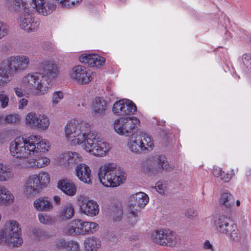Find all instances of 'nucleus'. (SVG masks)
<instances>
[{
  "instance_id": "obj_1",
  "label": "nucleus",
  "mask_w": 251,
  "mask_h": 251,
  "mask_svg": "<svg viewBox=\"0 0 251 251\" xmlns=\"http://www.w3.org/2000/svg\"><path fill=\"white\" fill-rule=\"evenodd\" d=\"M90 129L89 124L73 120L68 122L65 132L66 136L74 144H80L84 142L83 148L87 151L96 156L105 155L110 149L109 144Z\"/></svg>"
},
{
  "instance_id": "obj_2",
  "label": "nucleus",
  "mask_w": 251,
  "mask_h": 251,
  "mask_svg": "<svg viewBox=\"0 0 251 251\" xmlns=\"http://www.w3.org/2000/svg\"><path fill=\"white\" fill-rule=\"evenodd\" d=\"M39 72L29 73L23 79L24 85L38 95L46 94L49 89V82L55 79L59 73L57 64L53 60H45L40 63Z\"/></svg>"
},
{
  "instance_id": "obj_3",
  "label": "nucleus",
  "mask_w": 251,
  "mask_h": 251,
  "mask_svg": "<svg viewBox=\"0 0 251 251\" xmlns=\"http://www.w3.org/2000/svg\"><path fill=\"white\" fill-rule=\"evenodd\" d=\"M49 143L43 140L39 135H32L27 139L17 137L11 142L9 151L12 155L17 158H25L32 154L38 155L40 152L48 151Z\"/></svg>"
},
{
  "instance_id": "obj_4",
  "label": "nucleus",
  "mask_w": 251,
  "mask_h": 251,
  "mask_svg": "<svg viewBox=\"0 0 251 251\" xmlns=\"http://www.w3.org/2000/svg\"><path fill=\"white\" fill-rule=\"evenodd\" d=\"M23 243L21 228L18 222L14 220L6 221L0 229V245L19 247Z\"/></svg>"
},
{
  "instance_id": "obj_5",
  "label": "nucleus",
  "mask_w": 251,
  "mask_h": 251,
  "mask_svg": "<svg viewBox=\"0 0 251 251\" xmlns=\"http://www.w3.org/2000/svg\"><path fill=\"white\" fill-rule=\"evenodd\" d=\"M98 175L100 183L107 187H117L125 179L124 173L114 163H106L101 166Z\"/></svg>"
},
{
  "instance_id": "obj_6",
  "label": "nucleus",
  "mask_w": 251,
  "mask_h": 251,
  "mask_svg": "<svg viewBox=\"0 0 251 251\" xmlns=\"http://www.w3.org/2000/svg\"><path fill=\"white\" fill-rule=\"evenodd\" d=\"M212 223L218 232L227 235L234 242H238L241 241L240 231L229 217L224 215H220L213 218Z\"/></svg>"
},
{
  "instance_id": "obj_7",
  "label": "nucleus",
  "mask_w": 251,
  "mask_h": 251,
  "mask_svg": "<svg viewBox=\"0 0 251 251\" xmlns=\"http://www.w3.org/2000/svg\"><path fill=\"white\" fill-rule=\"evenodd\" d=\"M50 123L49 118L44 114L31 112L25 117V124L31 128L45 130L49 127Z\"/></svg>"
},
{
  "instance_id": "obj_8",
  "label": "nucleus",
  "mask_w": 251,
  "mask_h": 251,
  "mask_svg": "<svg viewBox=\"0 0 251 251\" xmlns=\"http://www.w3.org/2000/svg\"><path fill=\"white\" fill-rule=\"evenodd\" d=\"M23 10V12L19 18L20 26L27 32L36 30L39 27V22L35 20L32 14L29 13L28 8L26 7Z\"/></svg>"
},
{
  "instance_id": "obj_9",
  "label": "nucleus",
  "mask_w": 251,
  "mask_h": 251,
  "mask_svg": "<svg viewBox=\"0 0 251 251\" xmlns=\"http://www.w3.org/2000/svg\"><path fill=\"white\" fill-rule=\"evenodd\" d=\"M30 59L27 56L21 55L12 56L6 60V64L13 72H17L26 70L29 64Z\"/></svg>"
},
{
  "instance_id": "obj_10",
  "label": "nucleus",
  "mask_w": 251,
  "mask_h": 251,
  "mask_svg": "<svg viewBox=\"0 0 251 251\" xmlns=\"http://www.w3.org/2000/svg\"><path fill=\"white\" fill-rule=\"evenodd\" d=\"M92 72L81 65L74 66L70 73V76L78 83L85 84L89 83L92 79Z\"/></svg>"
},
{
  "instance_id": "obj_11",
  "label": "nucleus",
  "mask_w": 251,
  "mask_h": 251,
  "mask_svg": "<svg viewBox=\"0 0 251 251\" xmlns=\"http://www.w3.org/2000/svg\"><path fill=\"white\" fill-rule=\"evenodd\" d=\"M157 168H154L152 166H149L147 168V172L151 175H156L161 173L163 170L172 171L174 167L171 166L168 162L166 157L163 155H159L156 160Z\"/></svg>"
},
{
  "instance_id": "obj_12",
  "label": "nucleus",
  "mask_w": 251,
  "mask_h": 251,
  "mask_svg": "<svg viewBox=\"0 0 251 251\" xmlns=\"http://www.w3.org/2000/svg\"><path fill=\"white\" fill-rule=\"evenodd\" d=\"M79 209L81 213L90 217L95 216L99 213V206L93 200L82 201Z\"/></svg>"
},
{
  "instance_id": "obj_13",
  "label": "nucleus",
  "mask_w": 251,
  "mask_h": 251,
  "mask_svg": "<svg viewBox=\"0 0 251 251\" xmlns=\"http://www.w3.org/2000/svg\"><path fill=\"white\" fill-rule=\"evenodd\" d=\"M75 174L81 181L87 183H92L91 171L88 165L84 163H79L75 168Z\"/></svg>"
},
{
  "instance_id": "obj_14",
  "label": "nucleus",
  "mask_w": 251,
  "mask_h": 251,
  "mask_svg": "<svg viewBox=\"0 0 251 251\" xmlns=\"http://www.w3.org/2000/svg\"><path fill=\"white\" fill-rule=\"evenodd\" d=\"M79 61L91 67H100L104 64L105 59L98 54H83L80 56Z\"/></svg>"
},
{
  "instance_id": "obj_15",
  "label": "nucleus",
  "mask_w": 251,
  "mask_h": 251,
  "mask_svg": "<svg viewBox=\"0 0 251 251\" xmlns=\"http://www.w3.org/2000/svg\"><path fill=\"white\" fill-rule=\"evenodd\" d=\"M149 200L148 196L145 193H137L130 198L129 207L134 208L143 207L147 204Z\"/></svg>"
},
{
  "instance_id": "obj_16",
  "label": "nucleus",
  "mask_w": 251,
  "mask_h": 251,
  "mask_svg": "<svg viewBox=\"0 0 251 251\" xmlns=\"http://www.w3.org/2000/svg\"><path fill=\"white\" fill-rule=\"evenodd\" d=\"M83 221L77 219L72 221L64 229V232L68 235H83Z\"/></svg>"
},
{
  "instance_id": "obj_17",
  "label": "nucleus",
  "mask_w": 251,
  "mask_h": 251,
  "mask_svg": "<svg viewBox=\"0 0 251 251\" xmlns=\"http://www.w3.org/2000/svg\"><path fill=\"white\" fill-rule=\"evenodd\" d=\"M34 207L38 211H50L53 209L51 200L47 197H41L33 202Z\"/></svg>"
},
{
  "instance_id": "obj_18",
  "label": "nucleus",
  "mask_w": 251,
  "mask_h": 251,
  "mask_svg": "<svg viewBox=\"0 0 251 251\" xmlns=\"http://www.w3.org/2000/svg\"><path fill=\"white\" fill-rule=\"evenodd\" d=\"M144 143L142 142L138 132L132 134L128 142V146L131 151L135 153H139L144 151Z\"/></svg>"
},
{
  "instance_id": "obj_19",
  "label": "nucleus",
  "mask_w": 251,
  "mask_h": 251,
  "mask_svg": "<svg viewBox=\"0 0 251 251\" xmlns=\"http://www.w3.org/2000/svg\"><path fill=\"white\" fill-rule=\"evenodd\" d=\"M163 246L175 247L178 243V239L176 233L169 229L163 228Z\"/></svg>"
},
{
  "instance_id": "obj_20",
  "label": "nucleus",
  "mask_w": 251,
  "mask_h": 251,
  "mask_svg": "<svg viewBox=\"0 0 251 251\" xmlns=\"http://www.w3.org/2000/svg\"><path fill=\"white\" fill-rule=\"evenodd\" d=\"M64 166L68 168H72L75 164L82 161L81 155L76 152H69L64 156Z\"/></svg>"
},
{
  "instance_id": "obj_21",
  "label": "nucleus",
  "mask_w": 251,
  "mask_h": 251,
  "mask_svg": "<svg viewBox=\"0 0 251 251\" xmlns=\"http://www.w3.org/2000/svg\"><path fill=\"white\" fill-rule=\"evenodd\" d=\"M57 187L65 194L70 196H74L76 193V188L75 184L65 179L58 181Z\"/></svg>"
},
{
  "instance_id": "obj_22",
  "label": "nucleus",
  "mask_w": 251,
  "mask_h": 251,
  "mask_svg": "<svg viewBox=\"0 0 251 251\" xmlns=\"http://www.w3.org/2000/svg\"><path fill=\"white\" fill-rule=\"evenodd\" d=\"M106 102L100 97H97L93 101L92 108L94 114L99 116L104 114Z\"/></svg>"
},
{
  "instance_id": "obj_23",
  "label": "nucleus",
  "mask_w": 251,
  "mask_h": 251,
  "mask_svg": "<svg viewBox=\"0 0 251 251\" xmlns=\"http://www.w3.org/2000/svg\"><path fill=\"white\" fill-rule=\"evenodd\" d=\"M75 209L71 203L64 205L60 209L58 217L61 220H68L71 219L74 216Z\"/></svg>"
},
{
  "instance_id": "obj_24",
  "label": "nucleus",
  "mask_w": 251,
  "mask_h": 251,
  "mask_svg": "<svg viewBox=\"0 0 251 251\" xmlns=\"http://www.w3.org/2000/svg\"><path fill=\"white\" fill-rule=\"evenodd\" d=\"M42 153L41 152L38 155L32 154L31 156H34L32 158L34 161L29 162L28 166L41 168L48 165L50 163V160L47 157L41 156Z\"/></svg>"
},
{
  "instance_id": "obj_25",
  "label": "nucleus",
  "mask_w": 251,
  "mask_h": 251,
  "mask_svg": "<svg viewBox=\"0 0 251 251\" xmlns=\"http://www.w3.org/2000/svg\"><path fill=\"white\" fill-rule=\"evenodd\" d=\"M123 121L124 122L126 130H124L126 132V136H128L130 134L132 135L134 133L133 130L138 125L140 122V120L135 117H128L126 118L123 119Z\"/></svg>"
},
{
  "instance_id": "obj_26",
  "label": "nucleus",
  "mask_w": 251,
  "mask_h": 251,
  "mask_svg": "<svg viewBox=\"0 0 251 251\" xmlns=\"http://www.w3.org/2000/svg\"><path fill=\"white\" fill-rule=\"evenodd\" d=\"M12 73L6 64L0 66V86L4 85L12 80Z\"/></svg>"
},
{
  "instance_id": "obj_27",
  "label": "nucleus",
  "mask_w": 251,
  "mask_h": 251,
  "mask_svg": "<svg viewBox=\"0 0 251 251\" xmlns=\"http://www.w3.org/2000/svg\"><path fill=\"white\" fill-rule=\"evenodd\" d=\"M84 246L87 251H97L101 246V241L94 236L88 237L85 240Z\"/></svg>"
},
{
  "instance_id": "obj_28",
  "label": "nucleus",
  "mask_w": 251,
  "mask_h": 251,
  "mask_svg": "<svg viewBox=\"0 0 251 251\" xmlns=\"http://www.w3.org/2000/svg\"><path fill=\"white\" fill-rule=\"evenodd\" d=\"M14 197L12 194L6 187L0 185V204L12 203Z\"/></svg>"
},
{
  "instance_id": "obj_29",
  "label": "nucleus",
  "mask_w": 251,
  "mask_h": 251,
  "mask_svg": "<svg viewBox=\"0 0 251 251\" xmlns=\"http://www.w3.org/2000/svg\"><path fill=\"white\" fill-rule=\"evenodd\" d=\"M27 2L25 0H7V7L11 11L19 12L26 8Z\"/></svg>"
},
{
  "instance_id": "obj_30",
  "label": "nucleus",
  "mask_w": 251,
  "mask_h": 251,
  "mask_svg": "<svg viewBox=\"0 0 251 251\" xmlns=\"http://www.w3.org/2000/svg\"><path fill=\"white\" fill-rule=\"evenodd\" d=\"M235 199L231 193L224 192L221 194L219 203L225 207L230 208L234 205Z\"/></svg>"
},
{
  "instance_id": "obj_31",
  "label": "nucleus",
  "mask_w": 251,
  "mask_h": 251,
  "mask_svg": "<svg viewBox=\"0 0 251 251\" xmlns=\"http://www.w3.org/2000/svg\"><path fill=\"white\" fill-rule=\"evenodd\" d=\"M122 104L123 109V116L134 114L137 111L135 104L130 100L125 99Z\"/></svg>"
},
{
  "instance_id": "obj_32",
  "label": "nucleus",
  "mask_w": 251,
  "mask_h": 251,
  "mask_svg": "<svg viewBox=\"0 0 251 251\" xmlns=\"http://www.w3.org/2000/svg\"><path fill=\"white\" fill-rule=\"evenodd\" d=\"M14 174L11 169L0 163V181H6L12 178Z\"/></svg>"
},
{
  "instance_id": "obj_33",
  "label": "nucleus",
  "mask_w": 251,
  "mask_h": 251,
  "mask_svg": "<svg viewBox=\"0 0 251 251\" xmlns=\"http://www.w3.org/2000/svg\"><path fill=\"white\" fill-rule=\"evenodd\" d=\"M24 193L28 198H32L39 194L41 191V188H36L31 185L25 182L24 185Z\"/></svg>"
},
{
  "instance_id": "obj_34",
  "label": "nucleus",
  "mask_w": 251,
  "mask_h": 251,
  "mask_svg": "<svg viewBox=\"0 0 251 251\" xmlns=\"http://www.w3.org/2000/svg\"><path fill=\"white\" fill-rule=\"evenodd\" d=\"M139 135L141 137L142 142L144 143L143 150L144 151L148 150V148L152 149L153 146V141L152 138L149 136L147 134L143 132H139Z\"/></svg>"
},
{
  "instance_id": "obj_35",
  "label": "nucleus",
  "mask_w": 251,
  "mask_h": 251,
  "mask_svg": "<svg viewBox=\"0 0 251 251\" xmlns=\"http://www.w3.org/2000/svg\"><path fill=\"white\" fill-rule=\"evenodd\" d=\"M83 235L93 233L99 229V225L94 222H84L83 223Z\"/></svg>"
},
{
  "instance_id": "obj_36",
  "label": "nucleus",
  "mask_w": 251,
  "mask_h": 251,
  "mask_svg": "<svg viewBox=\"0 0 251 251\" xmlns=\"http://www.w3.org/2000/svg\"><path fill=\"white\" fill-rule=\"evenodd\" d=\"M163 229L153 231L151 234V240L161 246H163Z\"/></svg>"
},
{
  "instance_id": "obj_37",
  "label": "nucleus",
  "mask_w": 251,
  "mask_h": 251,
  "mask_svg": "<svg viewBox=\"0 0 251 251\" xmlns=\"http://www.w3.org/2000/svg\"><path fill=\"white\" fill-rule=\"evenodd\" d=\"M114 128L115 131L119 134L126 136V132L124 130H126V127L123 121V119L117 120L114 123Z\"/></svg>"
},
{
  "instance_id": "obj_38",
  "label": "nucleus",
  "mask_w": 251,
  "mask_h": 251,
  "mask_svg": "<svg viewBox=\"0 0 251 251\" xmlns=\"http://www.w3.org/2000/svg\"><path fill=\"white\" fill-rule=\"evenodd\" d=\"M138 211V208L128 207V222L132 225H134L137 222Z\"/></svg>"
},
{
  "instance_id": "obj_39",
  "label": "nucleus",
  "mask_w": 251,
  "mask_h": 251,
  "mask_svg": "<svg viewBox=\"0 0 251 251\" xmlns=\"http://www.w3.org/2000/svg\"><path fill=\"white\" fill-rule=\"evenodd\" d=\"M38 219L40 223L44 225H51L54 221L53 217L43 213L38 214Z\"/></svg>"
},
{
  "instance_id": "obj_40",
  "label": "nucleus",
  "mask_w": 251,
  "mask_h": 251,
  "mask_svg": "<svg viewBox=\"0 0 251 251\" xmlns=\"http://www.w3.org/2000/svg\"><path fill=\"white\" fill-rule=\"evenodd\" d=\"M37 177L39 178L40 185L42 187L47 186V184L50 182V177L49 175L45 172L40 173L37 175Z\"/></svg>"
},
{
  "instance_id": "obj_41",
  "label": "nucleus",
  "mask_w": 251,
  "mask_h": 251,
  "mask_svg": "<svg viewBox=\"0 0 251 251\" xmlns=\"http://www.w3.org/2000/svg\"><path fill=\"white\" fill-rule=\"evenodd\" d=\"M25 183H28V184L31 185L36 188H41V190L42 189V187L40 185L39 178L37 177V175H32L30 176L26 180Z\"/></svg>"
},
{
  "instance_id": "obj_42",
  "label": "nucleus",
  "mask_w": 251,
  "mask_h": 251,
  "mask_svg": "<svg viewBox=\"0 0 251 251\" xmlns=\"http://www.w3.org/2000/svg\"><path fill=\"white\" fill-rule=\"evenodd\" d=\"M125 101V100H121L114 103L112 108L113 112L116 115L123 116V106L122 102Z\"/></svg>"
},
{
  "instance_id": "obj_43",
  "label": "nucleus",
  "mask_w": 251,
  "mask_h": 251,
  "mask_svg": "<svg viewBox=\"0 0 251 251\" xmlns=\"http://www.w3.org/2000/svg\"><path fill=\"white\" fill-rule=\"evenodd\" d=\"M123 214V209L121 207H115L111 213V216L115 221H121Z\"/></svg>"
},
{
  "instance_id": "obj_44",
  "label": "nucleus",
  "mask_w": 251,
  "mask_h": 251,
  "mask_svg": "<svg viewBox=\"0 0 251 251\" xmlns=\"http://www.w3.org/2000/svg\"><path fill=\"white\" fill-rule=\"evenodd\" d=\"M9 101L8 96L6 95L4 91H0V107L2 108H5L7 107Z\"/></svg>"
},
{
  "instance_id": "obj_45",
  "label": "nucleus",
  "mask_w": 251,
  "mask_h": 251,
  "mask_svg": "<svg viewBox=\"0 0 251 251\" xmlns=\"http://www.w3.org/2000/svg\"><path fill=\"white\" fill-rule=\"evenodd\" d=\"M63 97L64 95L62 92L55 91L54 92L52 97V105L55 106L58 104Z\"/></svg>"
},
{
  "instance_id": "obj_46",
  "label": "nucleus",
  "mask_w": 251,
  "mask_h": 251,
  "mask_svg": "<svg viewBox=\"0 0 251 251\" xmlns=\"http://www.w3.org/2000/svg\"><path fill=\"white\" fill-rule=\"evenodd\" d=\"M68 242H67L63 238H57L54 242V246L57 250H62L67 248Z\"/></svg>"
},
{
  "instance_id": "obj_47",
  "label": "nucleus",
  "mask_w": 251,
  "mask_h": 251,
  "mask_svg": "<svg viewBox=\"0 0 251 251\" xmlns=\"http://www.w3.org/2000/svg\"><path fill=\"white\" fill-rule=\"evenodd\" d=\"M19 121V116L17 114H10L4 118V121L8 124H16Z\"/></svg>"
},
{
  "instance_id": "obj_48",
  "label": "nucleus",
  "mask_w": 251,
  "mask_h": 251,
  "mask_svg": "<svg viewBox=\"0 0 251 251\" xmlns=\"http://www.w3.org/2000/svg\"><path fill=\"white\" fill-rule=\"evenodd\" d=\"M242 61L244 65L251 72V54L250 53L243 54Z\"/></svg>"
},
{
  "instance_id": "obj_49",
  "label": "nucleus",
  "mask_w": 251,
  "mask_h": 251,
  "mask_svg": "<svg viewBox=\"0 0 251 251\" xmlns=\"http://www.w3.org/2000/svg\"><path fill=\"white\" fill-rule=\"evenodd\" d=\"M82 0H64L63 2H60L62 5L67 7H72L78 5Z\"/></svg>"
},
{
  "instance_id": "obj_50",
  "label": "nucleus",
  "mask_w": 251,
  "mask_h": 251,
  "mask_svg": "<svg viewBox=\"0 0 251 251\" xmlns=\"http://www.w3.org/2000/svg\"><path fill=\"white\" fill-rule=\"evenodd\" d=\"M9 32L8 26L2 22H0V40L6 36Z\"/></svg>"
},
{
  "instance_id": "obj_51",
  "label": "nucleus",
  "mask_w": 251,
  "mask_h": 251,
  "mask_svg": "<svg viewBox=\"0 0 251 251\" xmlns=\"http://www.w3.org/2000/svg\"><path fill=\"white\" fill-rule=\"evenodd\" d=\"M185 215L188 218L194 220L198 216V212L194 208H189L186 210Z\"/></svg>"
},
{
  "instance_id": "obj_52",
  "label": "nucleus",
  "mask_w": 251,
  "mask_h": 251,
  "mask_svg": "<svg viewBox=\"0 0 251 251\" xmlns=\"http://www.w3.org/2000/svg\"><path fill=\"white\" fill-rule=\"evenodd\" d=\"M69 248V251H79V245L76 241H71L68 242L67 248Z\"/></svg>"
},
{
  "instance_id": "obj_53",
  "label": "nucleus",
  "mask_w": 251,
  "mask_h": 251,
  "mask_svg": "<svg viewBox=\"0 0 251 251\" xmlns=\"http://www.w3.org/2000/svg\"><path fill=\"white\" fill-rule=\"evenodd\" d=\"M155 189L156 191L161 195L164 194V188L165 186L164 184L161 181H157L155 184Z\"/></svg>"
},
{
  "instance_id": "obj_54",
  "label": "nucleus",
  "mask_w": 251,
  "mask_h": 251,
  "mask_svg": "<svg viewBox=\"0 0 251 251\" xmlns=\"http://www.w3.org/2000/svg\"><path fill=\"white\" fill-rule=\"evenodd\" d=\"M232 175L229 173H226L224 171L223 172L221 176V179L225 182H228L232 177Z\"/></svg>"
},
{
  "instance_id": "obj_55",
  "label": "nucleus",
  "mask_w": 251,
  "mask_h": 251,
  "mask_svg": "<svg viewBox=\"0 0 251 251\" xmlns=\"http://www.w3.org/2000/svg\"><path fill=\"white\" fill-rule=\"evenodd\" d=\"M203 249L210 251H214V247L209 240H206L203 245Z\"/></svg>"
},
{
  "instance_id": "obj_56",
  "label": "nucleus",
  "mask_w": 251,
  "mask_h": 251,
  "mask_svg": "<svg viewBox=\"0 0 251 251\" xmlns=\"http://www.w3.org/2000/svg\"><path fill=\"white\" fill-rule=\"evenodd\" d=\"M28 101L25 99H21L19 101V109H23L24 107L27 105Z\"/></svg>"
},
{
  "instance_id": "obj_57",
  "label": "nucleus",
  "mask_w": 251,
  "mask_h": 251,
  "mask_svg": "<svg viewBox=\"0 0 251 251\" xmlns=\"http://www.w3.org/2000/svg\"><path fill=\"white\" fill-rule=\"evenodd\" d=\"M223 171L221 168H214L213 169V174L216 177L221 176Z\"/></svg>"
},
{
  "instance_id": "obj_58",
  "label": "nucleus",
  "mask_w": 251,
  "mask_h": 251,
  "mask_svg": "<svg viewBox=\"0 0 251 251\" xmlns=\"http://www.w3.org/2000/svg\"><path fill=\"white\" fill-rule=\"evenodd\" d=\"M16 95L18 97H22L23 96V91L21 88L16 87L14 89Z\"/></svg>"
},
{
  "instance_id": "obj_59",
  "label": "nucleus",
  "mask_w": 251,
  "mask_h": 251,
  "mask_svg": "<svg viewBox=\"0 0 251 251\" xmlns=\"http://www.w3.org/2000/svg\"><path fill=\"white\" fill-rule=\"evenodd\" d=\"M53 201L54 203L57 205H59L61 203L60 198L58 196H55L53 197Z\"/></svg>"
},
{
  "instance_id": "obj_60",
  "label": "nucleus",
  "mask_w": 251,
  "mask_h": 251,
  "mask_svg": "<svg viewBox=\"0 0 251 251\" xmlns=\"http://www.w3.org/2000/svg\"><path fill=\"white\" fill-rule=\"evenodd\" d=\"M53 45L51 43H48V47H45V49H46V50H50L53 49Z\"/></svg>"
},
{
  "instance_id": "obj_61",
  "label": "nucleus",
  "mask_w": 251,
  "mask_h": 251,
  "mask_svg": "<svg viewBox=\"0 0 251 251\" xmlns=\"http://www.w3.org/2000/svg\"><path fill=\"white\" fill-rule=\"evenodd\" d=\"M4 118L0 116V124L2 123V121H4Z\"/></svg>"
},
{
  "instance_id": "obj_62",
  "label": "nucleus",
  "mask_w": 251,
  "mask_h": 251,
  "mask_svg": "<svg viewBox=\"0 0 251 251\" xmlns=\"http://www.w3.org/2000/svg\"><path fill=\"white\" fill-rule=\"evenodd\" d=\"M240 202L239 200H237L236 201V205L237 206H240Z\"/></svg>"
}]
</instances>
